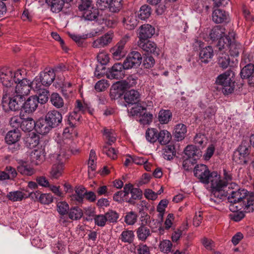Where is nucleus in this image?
Wrapping results in <instances>:
<instances>
[{
  "label": "nucleus",
  "mask_w": 254,
  "mask_h": 254,
  "mask_svg": "<svg viewBox=\"0 0 254 254\" xmlns=\"http://www.w3.org/2000/svg\"><path fill=\"white\" fill-rule=\"evenodd\" d=\"M22 97H20L16 94H10L8 90L5 91V94L3 95L2 99V106L5 111H16L19 110L24 101Z\"/></svg>",
  "instance_id": "nucleus-1"
},
{
  "label": "nucleus",
  "mask_w": 254,
  "mask_h": 254,
  "mask_svg": "<svg viewBox=\"0 0 254 254\" xmlns=\"http://www.w3.org/2000/svg\"><path fill=\"white\" fill-rule=\"evenodd\" d=\"M234 77L233 71L228 70L217 77L216 83L222 86V92L224 94L228 95L234 91L235 87Z\"/></svg>",
  "instance_id": "nucleus-2"
},
{
  "label": "nucleus",
  "mask_w": 254,
  "mask_h": 254,
  "mask_svg": "<svg viewBox=\"0 0 254 254\" xmlns=\"http://www.w3.org/2000/svg\"><path fill=\"white\" fill-rule=\"evenodd\" d=\"M236 187V190L232 191L230 194L228 199L231 203L230 209L232 211H240L242 210L241 204L246 197L247 191L245 190L237 189L238 186L236 183H230L229 188Z\"/></svg>",
  "instance_id": "nucleus-3"
},
{
  "label": "nucleus",
  "mask_w": 254,
  "mask_h": 254,
  "mask_svg": "<svg viewBox=\"0 0 254 254\" xmlns=\"http://www.w3.org/2000/svg\"><path fill=\"white\" fill-rule=\"evenodd\" d=\"M213 175L215 176V178L211 181L213 194L211 195L210 200L218 203L225 197L222 189L226 187V183L221 180L220 176L217 173H213Z\"/></svg>",
  "instance_id": "nucleus-4"
},
{
  "label": "nucleus",
  "mask_w": 254,
  "mask_h": 254,
  "mask_svg": "<svg viewBox=\"0 0 254 254\" xmlns=\"http://www.w3.org/2000/svg\"><path fill=\"white\" fill-rule=\"evenodd\" d=\"M251 146L245 141H242L237 149L234 152L233 161L240 165H246L248 163V156L250 154Z\"/></svg>",
  "instance_id": "nucleus-5"
},
{
  "label": "nucleus",
  "mask_w": 254,
  "mask_h": 254,
  "mask_svg": "<svg viewBox=\"0 0 254 254\" xmlns=\"http://www.w3.org/2000/svg\"><path fill=\"white\" fill-rule=\"evenodd\" d=\"M66 148L69 150V148L68 146H65V148H62L60 149V153L54 154L53 157L56 158L57 162L55 163L51 169L50 172L51 176L54 179H58L63 174L64 171V164L62 162L63 158L67 154V152H65L64 150H66Z\"/></svg>",
  "instance_id": "nucleus-6"
},
{
  "label": "nucleus",
  "mask_w": 254,
  "mask_h": 254,
  "mask_svg": "<svg viewBox=\"0 0 254 254\" xmlns=\"http://www.w3.org/2000/svg\"><path fill=\"white\" fill-rule=\"evenodd\" d=\"M193 172L194 176L201 182L206 184L211 182V180L214 179L215 176L213 175V173H217L215 172L210 173L207 166L204 164L197 165L195 167Z\"/></svg>",
  "instance_id": "nucleus-7"
},
{
  "label": "nucleus",
  "mask_w": 254,
  "mask_h": 254,
  "mask_svg": "<svg viewBox=\"0 0 254 254\" xmlns=\"http://www.w3.org/2000/svg\"><path fill=\"white\" fill-rule=\"evenodd\" d=\"M125 189L127 196L125 199L126 202L134 204L136 200L140 199L142 197V191L139 189L134 188L130 183L125 185Z\"/></svg>",
  "instance_id": "nucleus-8"
},
{
  "label": "nucleus",
  "mask_w": 254,
  "mask_h": 254,
  "mask_svg": "<svg viewBox=\"0 0 254 254\" xmlns=\"http://www.w3.org/2000/svg\"><path fill=\"white\" fill-rule=\"evenodd\" d=\"M142 60V56L139 52L132 51L129 53L123 63L125 69L127 70L139 66Z\"/></svg>",
  "instance_id": "nucleus-9"
},
{
  "label": "nucleus",
  "mask_w": 254,
  "mask_h": 254,
  "mask_svg": "<svg viewBox=\"0 0 254 254\" xmlns=\"http://www.w3.org/2000/svg\"><path fill=\"white\" fill-rule=\"evenodd\" d=\"M69 126L70 127H67L65 128H64L63 132L64 136L66 139H66L64 141V144L61 147V149H62V148H65V146H67L69 148V150H68V149L66 148V150H64V151L67 152H70L71 153L75 154L79 152L78 150H73L71 148L69 144L71 142L70 139H73L74 137H76L77 135V132L76 130H75L74 128V126Z\"/></svg>",
  "instance_id": "nucleus-10"
},
{
  "label": "nucleus",
  "mask_w": 254,
  "mask_h": 254,
  "mask_svg": "<svg viewBox=\"0 0 254 254\" xmlns=\"http://www.w3.org/2000/svg\"><path fill=\"white\" fill-rule=\"evenodd\" d=\"M0 82L3 86L10 88L14 84L13 79V71L7 66H2L0 68Z\"/></svg>",
  "instance_id": "nucleus-11"
},
{
  "label": "nucleus",
  "mask_w": 254,
  "mask_h": 254,
  "mask_svg": "<svg viewBox=\"0 0 254 254\" xmlns=\"http://www.w3.org/2000/svg\"><path fill=\"white\" fill-rule=\"evenodd\" d=\"M45 119L53 128L59 126L63 120L62 114L58 111L52 110L48 111L45 115Z\"/></svg>",
  "instance_id": "nucleus-12"
},
{
  "label": "nucleus",
  "mask_w": 254,
  "mask_h": 254,
  "mask_svg": "<svg viewBox=\"0 0 254 254\" xmlns=\"http://www.w3.org/2000/svg\"><path fill=\"white\" fill-rule=\"evenodd\" d=\"M128 40V36L124 37L117 45L111 49V52L114 59L119 60L125 56L126 51L125 50V46Z\"/></svg>",
  "instance_id": "nucleus-13"
},
{
  "label": "nucleus",
  "mask_w": 254,
  "mask_h": 254,
  "mask_svg": "<svg viewBox=\"0 0 254 254\" xmlns=\"http://www.w3.org/2000/svg\"><path fill=\"white\" fill-rule=\"evenodd\" d=\"M27 162L35 165L41 164L45 160V152L42 149H35L27 154Z\"/></svg>",
  "instance_id": "nucleus-14"
},
{
  "label": "nucleus",
  "mask_w": 254,
  "mask_h": 254,
  "mask_svg": "<svg viewBox=\"0 0 254 254\" xmlns=\"http://www.w3.org/2000/svg\"><path fill=\"white\" fill-rule=\"evenodd\" d=\"M125 65L123 63L115 64L109 69L107 73V77L109 79H122L125 75Z\"/></svg>",
  "instance_id": "nucleus-15"
},
{
  "label": "nucleus",
  "mask_w": 254,
  "mask_h": 254,
  "mask_svg": "<svg viewBox=\"0 0 254 254\" xmlns=\"http://www.w3.org/2000/svg\"><path fill=\"white\" fill-rule=\"evenodd\" d=\"M149 216L146 214L143 219H141V224L136 230V235L139 240L145 241L147 238L151 235L150 229L146 226Z\"/></svg>",
  "instance_id": "nucleus-16"
},
{
  "label": "nucleus",
  "mask_w": 254,
  "mask_h": 254,
  "mask_svg": "<svg viewBox=\"0 0 254 254\" xmlns=\"http://www.w3.org/2000/svg\"><path fill=\"white\" fill-rule=\"evenodd\" d=\"M30 80H24L23 82L16 84L14 94H16L25 100V96H27L31 89L30 86Z\"/></svg>",
  "instance_id": "nucleus-17"
},
{
  "label": "nucleus",
  "mask_w": 254,
  "mask_h": 254,
  "mask_svg": "<svg viewBox=\"0 0 254 254\" xmlns=\"http://www.w3.org/2000/svg\"><path fill=\"white\" fill-rule=\"evenodd\" d=\"M113 37V33L108 32L100 37L94 40L92 46L94 48H102L108 46L111 42Z\"/></svg>",
  "instance_id": "nucleus-18"
},
{
  "label": "nucleus",
  "mask_w": 254,
  "mask_h": 254,
  "mask_svg": "<svg viewBox=\"0 0 254 254\" xmlns=\"http://www.w3.org/2000/svg\"><path fill=\"white\" fill-rule=\"evenodd\" d=\"M236 33L233 31L229 32L227 36L223 35L218 39V42L217 44V47L218 48L220 52H224L229 46L233 39L235 38Z\"/></svg>",
  "instance_id": "nucleus-19"
},
{
  "label": "nucleus",
  "mask_w": 254,
  "mask_h": 254,
  "mask_svg": "<svg viewBox=\"0 0 254 254\" xmlns=\"http://www.w3.org/2000/svg\"><path fill=\"white\" fill-rule=\"evenodd\" d=\"M155 28L150 24H146L141 25L139 29L138 40H147L155 34Z\"/></svg>",
  "instance_id": "nucleus-20"
},
{
  "label": "nucleus",
  "mask_w": 254,
  "mask_h": 254,
  "mask_svg": "<svg viewBox=\"0 0 254 254\" xmlns=\"http://www.w3.org/2000/svg\"><path fill=\"white\" fill-rule=\"evenodd\" d=\"M137 44L140 48L147 53L159 55V49L157 48L156 44L151 41L147 40H138Z\"/></svg>",
  "instance_id": "nucleus-21"
},
{
  "label": "nucleus",
  "mask_w": 254,
  "mask_h": 254,
  "mask_svg": "<svg viewBox=\"0 0 254 254\" xmlns=\"http://www.w3.org/2000/svg\"><path fill=\"white\" fill-rule=\"evenodd\" d=\"M43 81V86H49L55 79L56 74L52 68H46L39 74Z\"/></svg>",
  "instance_id": "nucleus-22"
},
{
  "label": "nucleus",
  "mask_w": 254,
  "mask_h": 254,
  "mask_svg": "<svg viewBox=\"0 0 254 254\" xmlns=\"http://www.w3.org/2000/svg\"><path fill=\"white\" fill-rule=\"evenodd\" d=\"M125 86H123V82L118 81L114 84L112 87V90H116L118 89H122L124 88H130L136 85L137 83V78L133 75H129L124 81Z\"/></svg>",
  "instance_id": "nucleus-23"
},
{
  "label": "nucleus",
  "mask_w": 254,
  "mask_h": 254,
  "mask_svg": "<svg viewBox=\"0 0 254 254\" xmlns=\"http://www.w3.org/2000/svg\"><path fill=\"white\" fill-rule=\"evenodd\" d=\"M37 96H31L23 103L22 108L26 113H32L36 110L38 105Z\"/></svg>",
  "instance_id": "nucleus-24"
},
{
  "label": "nucleus",
  "mask_w": 254,
  "mask_h": 254,
  "mask_svg": "<svg viewBox=\"0 0 254 254\" xmlns=\"http://www.w3.org/2000/svg\"><path fill=\"white\" fill-rule=\"evenodd\" d=\"M212 20L216 23L226 22L229 20V14L220 9H216L212 13Z\"/></svg>",
  "instance_id": "nucleus-25"
},
{
  "label": "nucleus",
  "mask_w": 254,
  "mask_h": 254,
  "mask_svg": "<svg viewBox=\"0 0 254 254\" xmlns=\"http://www.w3.org/2000/svg\"><path fill=\"white\" fill-rule=\"evenodd\" d=\"M214 55L213 49L211 46H207L202 49L199 52V57L202 63H208Z\"/></svg>",
  "instance_id": "nucleus-26"
},
{
  "label": "nucleus",
  "mask_w": 254,
  "mask_h": 254,
  "mask_svg": "<svg viewBox=\"0 0 254 254\" xmlns=\"http://www.w3.org/2000/svg\"><path fill=\"white\" fill-rule=\"evenodd\" d=\"M53 128L45 119H40L36 122V131L41 134H45Z\"/></svg>",
  "instance_id": "nucleus-27"
},
{
  "label": "nucleus",
  "mask_w": 254,
  "mask_h": 254,
  "mask_svg": "<svg viewBox=\"0 0 254 254\" xmlns=\"http://www.w3.org/2000/svg\"><path fill=\"white\" fill-rule=\"evenodd\" d=\"M140 94L135 90H130L126 92L124 99L126 102L129 104H135L139 101Z\"/></svg>",
  "instance_id": "nucleus-28"
},
{
  "label": "nucleus",
  "mask_w": 254,
  "mask_h": 254,
  "mask_svg": "<svg viewBox=\"0 0 254 254\" xmlns=\"http://www.w3.org/2000/svg\"><path fill=\"white\" fill-rule=\"evenodd\" d=\"M40 137L34 132L29 133L24 139V143L28 148H33L39 143Z\"/></svg>",
  "instance_id": "nucleus-29"
},
{
  "label": "nucleus",
  "mask_w": 254,
  "mask_h": 254,
  "mask_svg": "<svg viewBox=\"0 0 254 254\" xmlns=\"http://www.w3.org/2000/svg\"><path fill=\"white\" fill-rule=\"evenodd\" d=\"M30 163L27 162V159L21 161V164L17 167V171L22 175L31 176L35 173L34 169L28 165L27 164Z\"/></svg>",
  "instance_id": "nucleus-30"
},
{
  "label": "nucleus",
  "mask_w": 254,
  "mask_h": 254,
  "mask_svg": "<svg viewBox=\"0 0 254 254\" xmlns=\"http://www.w3.org/2000/svg\"><path fill=\"white\" fill-rule=\"evenodd\" d=\"M184 152L186 155L188 156V159H192L195 160L201 156L200 150L197 149L195 146L192 145H188Z\"/></svg>",
  "instance_id": "nucleus-31"
},
{
  "label": "nucleus",
  "mask_w": 254,
  "mask_h": 254,
  "mask_svg": "<svg viewBox=\"0 0 254 254\" xmlns=\"http://www.w3.org/2000/svg\"><path fill=\"white\" fill-rule=\"evenodd\" d=\"M225 29L222 26L217 25L212 28L209 34V37L212 41L218 40L224 33Z\"/></svg>",
  "instance_id": "nucleus-32"
},
{
  "label": "nucleus",
  "mask_w": 254,
  "mask_h": 254,
  "mask_svg": "<svg viewBox=\"0 0 254 254\" xmlns=\"http://www.w3.org/2000/svg\"><path fill=\"white\" fill-rule=\"evenodd\" d=\"M21 137V134L18 129H14L9 131L5 137V141L8 144H12L17 142Z\"/></svg>",
  "instance_id": "nucleus-33"
},
{
  "label": "nucleus",
  "mask_w": 254,
  "mask_h": 254,
  "mask_svg": "<svg viewBox=\"0 0 254 254\" xmlns=\"http://www.w3.org/2000/svg\"><path fill=\"white\" fill-rule=\"evenodd\" d=\"M218 64L223 69H226L229 66H231L229 56L224 52H220L218 55Z\"/></svg>",
  "instance_id": "nucleus-34"
},
{
  "label": "nucleus",
  "mask_w": 254,
  "mask_h": 254,
  "mask_svg": "<svg viewBox=\"0 0 254 254\" xmlns=\"http://www.w3.org/2000/svg\"><path fill=\"white\" fill-rule=\"evenodd\" d=\"M241 76L242 78L248 79L249 84L250 80L254 77V66L253 64H248L244 67L241 71Z\"/></svg>",
  "instance_id": "nucleus-35"
},
{
  "label": "nucleus",
  "mask_w": 254,
  "mask_h": 254,
  "mask_svg": "<svg viewBox=\"0 0 254 254\" xmlns=\"http://www.w3.org/2000/svg\"><path fill=\"white\" fill-rule=\"evenodd\" d=\"M242 209L246 212H253L254 210V197L246 196L241 204Z\"/></svg>",
  "instance_id": "nucleus-36"
},
{
  "label": "nucleus",
  "mask_w": 254,
  "mask_h": 254,
  "mask_svg": "<svg viewBox=\"0 0 254 254\" xmlns=\"http://www.w3.org/2000/svg\"><path fill=\"white\" fill-rule=\"evenodd\" d=\"M187 132L186 126L182 124H179L176 126L174 131V136L177 141L183 140Z\"/></svg>",
  "instance_id": "nucleus-37"
},
{
  "label": "nucleus",
  "mask_w": 254,
  "mask_h": 254,
  "mask_svg": "<svg viewBox=\"0 0 254 254\" xmlns=\"http://www.w3.org/2000/svg\"><path fill=\"white\" fill-rule=\"evenodd\" d=\"M172 139V135L168 130L163 129L158 132L157 141L161 145L168 144Z\"/></svg>",
  "instance_id": "nucleus-38"
},
{
  "label": "nucleus",
  "mask_w": 254,
  "mask_h": 254,
  "mask_svg": "<svg viewBox=\"0 0 254 254\" xmlns=\"http://www.w3.org/2000/svg\"><path fill=\"white\" fill-rule=\"evenodd\" d=\"M68 218L72 220H78L83 215L82 210L77 206L71 207L68 211Z\"/></svg>",
  "instance_id": "nucleus-39"
},
{
  "label": "nucleus",
  "mask_w": 254,
  "mask_h": 254,
  "mask_svg": "<svg viewBox=\"0 0 254 254\" xmlns=\"http://www.w3.org/2000/svg\"><path fill=\"white\" fill-rule=\"evenodd\" d=\"M228 48L231 56L238 57L242 51V46L240 43L237 42L234 38L233 39Z\"/></svg>",
  "instance_id": "nucleus-40"
},
{
  "label": "nucleus",
  "mask_w": 254,
  "mask_h": 254,
  "mask_svg": "<svg viewBox=\"0 0 254 254\" xmlns=\"http://www.w3.org/2000/svg\"><path fill=\"white\" fill-rule=\"evenodd\" d=\"M36 122L31 118H28L26 119H23L22 122L21 128L25 132H30L34 128L36 129Z\"/></svg>",
  "instance_id": "nucleus-41"
},
{
  "label": "nucleus",
  "mask_w": 254,
  "mask_h": 254,
  "mask_svg": "<svg viewBox=\"0 0 254 254\" xmlns=\"http://www.w3.org/2000/svg\"><path fill=\"white\" fill-rule=\"evenodd\" d=\"M172 117L171 112L169 110H161L158 113V119L161 124H167Z\"/></svg>",
  "instance_id": "nucleus-42"
},
{
  "label": "nucleus",
  "mask_w": 254,
  "mask_h": 254,
  "mask_svg": "<svg viewBox=\"0 0 254 254\" xmlns=\"http://www.w3.org/2000/svg\"><path fill=\"white\" fill-rule=\"evenodd\" d=\"M123 23L126 29L132 30L137 26L138 22L136 16L133 14H131L129 16L124 18Z\"/></svg>",
  "instance_id": "nucleus-43"
},
{
  "label": "nucleus",
  "mask_w": 254,
  "mask_h": 254,
  "mask_svg": "<svg viewBox=\"0 0 254 254\" xmlns=\"http://www.w3.org/2000/svg\"><path fill=\"white\" fill-rule=\"evenodd\" d=\"M134 234L131 230H125L123 231L119 239L123 243L131 244L134 239Z\"/></svg>",
  "instance_id": "nucleus-44"
},
{
  "label": "nucleus",
  "mask_w": 254,
  "mask_h": 254,
  "mask_svg": "<svg viewBox=\"0 0 254 254\" xmlns=\"http://www.w3.org/2000/svg\"><path fill=\"white\" fill-rule=\"evenodd\" d=\"M47 3L51 6V10L54 12H59L64 5L63 0H46Z\"/></svg>",
  "instance_id": "nucleus-45"
},
{
  "label": "nucleus",
  "mask_w": 254,
  "mask_h": 254,
  "mask_svg": "<svg viewBox=\"0 0 254 254\" xmlns=\"http://www.w3.org/2000/svg\"><path fill=\"white\" fill-rule=\"evenodd\" d=\"M52 104L56 108L59 109L64 107V101L63 98L57 93H53L50 97Z\"/></svg>",
  "instance_id": "nucleus-46"
},
{
  "label": "nucleus",
  "mask_w": 254,
  "mask_h": 254,
  "mask_svg": "<svg viewBox=\"0 0 254 254\" xmlns=\"http://www.w3.org/2000/svg\"><path fill=\"white\" fill-rule=\"evenodd\" d=\"M27 197L24 193L21 191H11L7 194V197L13 201H21L24 198Z\"/></svg>",
  "instance_id": "nucleus-47"
},
{
  "label": "nucleus",
  "mask_w": 254,
  "mask_h": 254,
  "mask_svg": "<svg viewBox=\"0 0 254 254\" xmlns=\"http://www.w3.org/2000/svg\"><path fill=\"white\" fill-rule=\"evenodd\" d=\"M25 75L26 71L24 69H18L13 72L14 83L17 84L19 82H23L24 80H28L25 77Z\"/></svg>",
  "instance_id": "nucleus-48"
},
{
  "label": "nucleus",
  "mask_w": 254,
  "mask_h": 254,
  "mask_svg": "<svg viewBox=\"0 0 254 254\" xmlns=\"http://www.w3.org/2000/svg\"><path fill=\"white\" fill-rule=\"evenodd\" d=\"M176 155V151L174 145H168L164 149L163 157L165 159L170 160Z\"/></svg>",
  "instance_id": "nucleus-49"
},
{
  "label": "nucleus",
  "mask_w": 254,
  "mask_h": 254,
  "mask_svg": "<svg viewBox=\"0 0 254 254\" xmlns=\"http://www.w3.org/2000/svg\"><path fill=\"white\" fill-rule=\"evenodd\" d=\"M158 131L154 128H148L145 133L147 140L151 143H154L157 141Z\"/></svg>",
  "instance_id": "nucleus-50"
},
{
  "label": "nucleus",
  "mask_w": 254,
  "mask_h": 254,
  "mask_svg": "<svg viewBox=\"0 0 254 254\" xmlns=\"http://www.w3.org/2000/svg\"><path fill=\"white\" fill-rule=\"evenodd\" d=\"M151 13L150 7L147 5H143L140 7L138 15L140 19L145 20L149 17Z\"/></svg>",
  "instance_id": "nucleus-51"
},
{
  "label": "nucleus",
  "mask_w": 254,
  "mask_h": 254,
  "mask_svg": "<svg viewBox=\"0 0 254 254\" xmlns=\"http://www.w3.org/2000/svg\"><path fill=\"white\" fill-rule=\"evenodd\" d=\"M98 16V10L97 9L92 8L91 9L85 10L83 13V16L88 20H95Z\"/></svg>",
  "instance_id": "nucleus-52"
},
{
  "label": "nucleus",
  "mask_w": 254,
  "mask_h": 254,
  "mask_svg": "<svg viewBox=\"0 0 254 254\" xmlns=\"http://www.w3.org/2000/svg\"><path fill=\"white\" fill-rule=\"evenodd\" d=\"M137 214L134 211H130L126 213L125 222L128 225H133L137 221Z\"/></svg>",
  "instance_id": "nucleus-53"
},
{
  "label": "nucleus",
  "mask_w": 254,
  "mask_h": 254,
  "mask_svg": "<svg viewBox=\"0 0 254 254\" xmlns=\"http://www.w3.org/2000/svg\"><path fill=\"white\" fill-rule=\"evenodd\" d=\"M111 145H105L103 146L102 151L111 159H115L117 158V151L114 148L111 147Z\"/></svg>",
  "instance_id": "nucleus-54"
},
{
  "label": "nucleus",
  "mask_w": 254,
  "mask_h": 254,
  "mask_svg": "<svg viewBox=\"0 0 254 254\" xmlns=\"http://www.w3.org/2000/svg\"><path fill=\"white\" fill-rule=\"evenodd\" d=\"M159 247L162 252L168 254L171 251L172 244L170 241L165 240L160 243Z\"/></svg>",
  "instance_id": "nucleus-55"
},
{
  "label": "nucleus",
  "mask_w": 254,
  "mask_h": 254,
  "mask_svg": "<svg viewBox=\"0 0 254 254\" xmlns=\"http://www.w3.org/2000/svg\"><path fill=\"white\" fill-rule=\"evenodd\" d=\"M104 135H105L108 142L106 145H112L116 140V136L113 130L105 129L104 130Z\"/></svg>",
  "instance_id": "nucleus-56"
},
{
  "label": "nucleus",
  "mask_w": 254,
  "mask_h": 254,
  "mask_svg": "<svg viewBox=\"0 0 254 254\" xmlns=\"http://www.w3.org/2000/svg\"><path fill=\"white\" fill-rule=\"evenodd\" d=\"M75 111H77L79 113V112H81L84 114L86 112H88L90 114H92L91 110L88 107L87 105L85 103H82L79 100H77L76 101Z\"/></svg>",
  "instance_id": "nucleus-57"
},
{
  "label": "nucleus",
  "mask_w": 254,
  "mask_h": 254,
  "mask_svg": "<svg viewBox=\"0 0 254 254\" xmlns=\"http://www.w3.org/2000/svg\"><path fill=\"white\" fill-rule=\"evenodd\" d=\"M57 211L60 215L67 214L69 209V205L65 201H60L57 204Z\"/></svg>",
  "instance_id": "nucleus-58"
},
{
  "label": "nucleus",
  "mask_w": 254,
  "mask_h": 254,
  "mask_svg": "<svg viewBox=\"0 0 254 254\" xmlns=\"http://www.w3.org/2000/svg\"><path fill=\"white\" fill-rule=\"evenodd\" d=\"M30 86L31 88L35 90H40L42 89V86L43 85L42 78L40 75L35 77L32 81L30 80Z\"/></svg>",
  "instance_id": "nucleus-59"
},
{
  "label": "nucleus",
  "mask_w": 254,
  "mask_h": 254,
  "mask_svg": "<svg viewBox=\"0 0 254 254\" xmlns=\"http://www.w3.org/2000/svg\"><path fill=\"white\" fill-rule=\"evenodd\" d=\"M81 115L77 111H74L69 115L68 119V122L69 125L75 126L76 122L80 121Z\"/></svg>",
  "instance_id": "nucleus-60"
},
{
  "label": "nucleus",
  "mask_w": 254,
  "mask_h": 254,
  "mask_svg": "<svg viewBox=\"0 0 254 254\" xmlns=\"http://www.w3.org/2000/svg\"><path fill=\"white\" fill-rule=\"evenodd\" d=\"M96 156L95 152L93 150H91L89 155V158L88 162V168L89 170L93 171L96 170Z\"/></svg>",
  "instance_id": "nucleus-61"
},
{
  "label": "nucleus",
  "mask_w": 254,
  "mask_h": 254,
  "mask_svg": "<svg viewBox=\"0 0 254 254\" xmlns=\"http://www.w3.org/2000/svg\"><path fill=\"white\" fill-rule=\"evenodd\" d=\"M49 92L46 89H41L39 94V96H37L38 103L42 104L46 103L49 98Z\"/></svg>",
  "instance_id": "nucleus-62"
},
{
  "label": "nucleus",
  "mask_w": 254,
  "mask_h": 254,
  "mask_svg": "<svg viewBox=\"0 0 254 254\" xmlns=\"http://www.w3.org/2000/svg\"><path fill=\"white\" fill-rule=\"evenodd\" d=\"M127 195L126 193V190L124 187V190L118 191L114 194L113 199L114 201H117L119 203H122L125 201V199L127 197Z\"/></svg>",
  "instance_id": "nucleus-63"
},
{
  "label": "nucleus",
  "mask_w": 254,
  "mask_h": 254,
  "mask_svg": "<svg viewBox=\"0 0 254 254\" xmlns=\"http://www.w3.org/2000/svg\"><path fill=\"white\" fill-rule=\"evenodd\" d=\"M122 0H112L109 7V10L113 12L119 11L122 7Z\"/></svg>",
  "instance_id": "nucleus-64"
}]
</instances>
